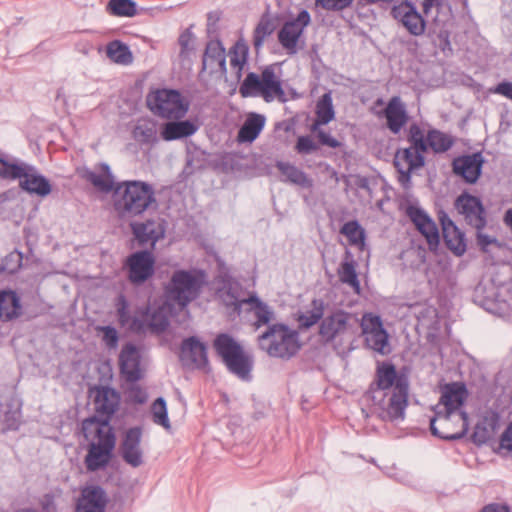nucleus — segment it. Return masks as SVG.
<instances>
[{"mask_svg": "<svg viewBox=\"0 0 512 512\" xmlns=\"http://www.w3.org/2000/svg\"><path fill=\"white\" fill-rule=\"evenodd\" d=\"M409 382L391 364L378 367L376 381L364 395L373 414L385 421L403 420L408 406Z\"/></svg>", "mask_w": 512, "mask_h": 512, "instance_id": "1", "label": "nucleus"}, {"mask_svg": "<svg viewBox=\"0 0 512 512\" xmlns=\"http://www.w3.org/2000/svg\"><path fill=\"white\" fill-rule=\"evenodd\" d=\"M82 430L85 438L90 441L86 466L95 471L109 462L115 446V436L108 420H98L95 417L84 420Z\"/></svg>", "mask_w": 512, "mask_h": 512, "instance_id": "2", "label": "nucleus"}, {"mask_svg": "<svg viewBox=\"0 0 512 512\" xmlns=\"http://www.w3.org/2000/svg\"><path fill=\"white\" fill-rule=\"evenodd\" d=\"M156 205L153 188L141 181L124 182L114 192V208L121 217L141 215Z\"/></svg>", "mask_w": 512, "mask_h": 512, "instance_id": "3", "label": "nucleus"}, {"mask_svg": "<svg viewBox=\"0 0 512 512\" xmlns=\"http://www.w3.org/2000/svg\"><path fill=\"white\" fill-rule=\"evenodd\" d=\"M281 76V68L275 64L265 67L261 74L251 72L240 85L239 93L243 97H261L266 102H285Z\"/></svg>", "mask_w": 512, "mask_h": 512, "instance_id": "4", "label": "nucleus"}, {"mask_svg": "<svg viewBox=\"0 0 512 512\" xmlns=\"http://www.w3.org/2000/svg\"><path fill=\"white\" fill-rule=\"evenodd\" d=\"M259 349L274 358L290 359L301 345L296 330L284 324H272L257 337Z\"/></svg>", "mask_w": 512, "mask_h": 512, "instance_id": "5", "label": "nucleus"}, {"mask_svg": "<svg viewBox=\"0 0 512 512\" xmlns=\"http://www.w3.org/2000/svg\"><path fill=\"white\" fill-rule=\"evenodd\" d=\"M206 283V275L198 269L176 270L166 287L167 297L185 307L195 300Z\"/></svg>", "mask_w": 512, "mask_h": 512, "instance_id": "6", "label": "nucleus"}, {"mask_svg": "<svg viewBox=\"0 0 512 512\" xmlns=\"http://www.w3.org/2000/svg\"><path fill=\"white\" fill-rule=\"evenodd\" d=\"M149 109L158 116L167 119H181L188 109L189 103L176 90L161 89L147 96Z\"/></svg>", "mask_w": 512, "mask_h": 512, "instance_id": "7", "label": "nucleus"}, {"mask_svg": "<svg viewBox=\"0 0 512 512\" xmlns=\"http://www.w3.org/2000/svg\"><path fill=\"white\" fill-rule=\"evenodd\" d=\"M214 347L231 372L242 379L248 378L251 360L233 338L226 334L219 335L214 341Z\"/></svg>", "mask_w": 512, "mask_h": 512, "instance_id": "8", "label": "nucleus"}, {"mask_svg": "<svg viewBox=\"0 0 512 512\" xmlns=\"http://www.w3.org/2000/svg\"><path fill=\"white\" fill-rule=\"evenodd\" d=\"M430 429L433 435L446 439L455 440L463 437L468 430L466 412H435L430 420Z\"/></svg>", "mask_w": 512, "mask_h": 512, "instance_id": "9", "label": "nucleus"}, {"mask_svg": "<svg viewBox=\"0 0 512 512\" xmlns=\"http://www.w3.org/2000/svg\"><path fill=\"white\" fill-rule=\"evenodd\" d=\"M360 325L365 343L370 349L382 355L390 352L388 334L383 328V324L379 316L372 313H365L362 316Z\"/></svg>", "mask_w": 512, "mask_h": 512, "instance_id": "10", "label": "nucleus"}, {"mask_svg": "<svg viewBox=\"0 0 512 512\" xmlns=\"http://www.w3.org/2000/svg\"><path fill=\"white\" fill-rule=\"evenodd\" d=\"M424 153L415 147L399 149L396 152L394 165L399 174L398 181L403 187L409 186L411 172L424 166Z\"/></svg>", "mask_w": 512, "mask_h": 512, "instance_id": "11", "label": "nucleus"}, {"mask_svg": "<svg viewBox=\"0 0 512 512\" xmlns=\"http://www.w3.org/2000/svg\"><path fill=\"white\" fill-rule=\"evenodd\" d=\"M468 398V391L463 383L454 382L446 384L441 389V397L435 406V412H465L464 403Z\"/></svg>", "mask_w": 512, "mask_h": 512, "instance_id": "12", "label": "nucleus"}, {"mask_svg": "<svg viewBox=\"0 0 512 512\" xmlns=\"http://www.w3.org/2000/svg\"><path fill=\"white\" fill-rule=\"evenodd\" d=\"M229 304L233 305L236 310L240 311L244 308L246 311L251 312L255 319L253 326L256 329L262 326H270L275 320V313L273 309L255 295H251L250 297L241 300L234 299Z\"/></svg>", "mask_w": 512, "mask_h": 512, "instance_id": "13", "label": "nucleus"}, {"mask_svg": "<svg viewBox=\"0 0 512 512\" xmlns=\"http://www.w3.org/2000/svg\"><path fill=\"white\" fill-rule=\"evenodd\" d=\"M391 15L399 21L410 34L414 36L422 35L425 31V22L422 16L417 12L415 6L409 1L395 3L391 9Z\"/></svg>", "mask_w": 512, "mask_h": 512, "instance_id": "14", "label": "nucleus"}, {"mask_svg": "<svg viewBox=\"0 0 512 512\" xmlns=\"http://www.w3.org/2000/svg\"><path fill=\"white\" fill-rule=\"evenodd\" d=\"M179 358L188 368L204 369L208 363L206 346L197 337L186 338L181 344Z\"/></svg>", "mask_w": 512, "mask_h": 512, "instance_id": "15", "label": "nucleus"}, {"mask_svg": "<svg viewBox=\"0 0 512 512\" xmlns=\"http://www.w3.org/2000/svg\"><path fill=\"white\" fill-rule=\"evenodd\" d=\"M309 23L310 15L306 10L301 11L295 20L286 22L278 34L281 45L290 53H295L298 39Z\"/></svg>", "mask_w": 512, "mask_h": 512, "instance_id": "16", "label": "nucleus"}, {"mask_svg": "<svg viewBox=\"0 0 512 512\" xmlns=\"http://www.w3.org/2000/svg\"><path fill=\"white\" fill-rule=\"evenodd\" d=\"M377 116L385 118L386 127L395 135L400 133L409 120L406 106L398 96L392 97L384 110L377 113Z\"/></svg>", "mask_w": 512, "mask_h": 512, "instance_id": "17", "label": "nucleus"}, {"mask_svg": "<svg viewBox=\"0 0 512 512\" xmlns=\"http://www.w3.org/2000/svg\"><path fill=\"white\" fill-rule=\"evenodd\" d=\"M142 431L138 427L130 428L124 434L121 442V455L124 461L132 467L143 464V450L141 447Z\"/></svg>", "mask_w": 512, "mask_h": 512, "instance_id": "18", "label": "nucleus"}, {"mask_svg": "<svg viewBox=\"0 0 512 512\" xmlns=\"http://www.w3.org/2000/svg\"><path fill=\"white\" fill-rule=\"evenodd\" d=\"M406 213L417 230L426 238L430 248L436 247L439 243V232L435 222L421 208L410 205Z\"/></svg>", "mask_w": 512, "mask_h": 512, "instance_id": "19", "label": "nucleus"}, {"mask_svg": "<svg viewBox=\"0 0 512 512\" xmlns=\"http://www.w3.org/2000/svg\"><path fill=\"white\" fill-rule=\"evenodd\" d=\"M129 279L133 283L146 281L154 271V258L148 251L132 254L127 260Z\"/></svg>", "mask_w": 512, "mask_h": 512, "instance_id": "20", "label": "nucleus"}, {"mask_svg": "<svg viewBox=\"0 0 512 512\" xmlns=\"http://www.w3.org/2000/svg\"><path fill=\"white\" fill-rule=\"evenodd\" d=\"M455 206L471 226L478 230L484 227V209L477 197L467 194L461 195L457 198Z\"/></svg>", "mask_w": 512, "mask_h": 512, "instance_id": "21", "label": "nucleus"}, {"mask_svg": "<svg viewBox=\"0 0 512 512\" xmlns=\"http://www.w3.org/2000/svg\"><path fill=\"white\" fill-rule=\"evenodd\" d=\"M354 317L342 310L327 316L320 325V335L325 341H332L343 335L351 326Z\"/></svg>", "mask_w": 512, "mask_h": 512, "instance_id": "22", "label": "nucleus"}, {"mask_svg": "<svg viewBox=\"0 0 512 512\" xmlns=\"http://www.w3.org/2000/svg\"><path fill=\"white\" fill-rule=\"evenodd\" d=\"M21 177L19 186L29 194L45 197L51 193V184L34 166L27 164Z\"/></svg>", "mask_w": 512, "mask_h": 512, "instance_id": "23", "label": "nucleus"}, {"mask_svg": "<svg viewBox=\"0 0 512 512\" xmlns=\"http://www.w3.org/2000/svg\"><path fill=\"white\" fill-rule=\"evenodd\" d=\"M78 175L90 182L100 192L109 193L116 189L114 176L107 164H99L93 169H78Z\"/></svg>", "mask_w": 512, "mask_h": 512, "instance_id": "24", "label": "nucleus"}, {"mask_svg": "<svg viewBox=\"0 0 512 512\" xmlns=\"http://www.w3.org/2000/svg\"><path fill=\"white\" fill-rule=\"evenodd\" d=\"M140 358V349L135 344L127 343L122 347L119 364L127 381L136 382L141 378Z\"/></svg>", "mask_w": 512, "mask_h": 512, "instance_id": "25", "label": "nucleus"}, {"mask_svg": "<svg viewBox=\"0 0 512 512\" xmlns=\"http://www.w3.org/2000/svg\"><path fill=\"white\" fill-rule=\"evenodd\" d=\"M90 397L93 399L94 408L98 413L110 416L118 408L120 402L119 394L109 387H94L90 390Z\"/></svg>", "mask_w": 512, "mask_h": 512, "instance_id": "26", "label": "nucleus"}, {"mask_svg": "<svg viewBox=\"0 0 512 512\" xmlns=\"http://www.w3.org/2000/svg\"><path fill=\"white\" fill-rule=\"evenodd\" d=\"M104 491L96 486L83 489L76 504V512H104L106 506Z\"/></svg>", "mask_w": 512, "mask_h": 512, "instance_id": "27", "label": "nucleus"}, {"mask_svg": "<svg viewBox=\"0 0 512 512\" xmlns=\"http://www.w3.org/2000/svg\"><path fill=\"white\" fill-rule=\"evenodd\" d=\"M203 69L210 74L226 73L225 49L219 41H210L203 56Z\"/></svg>", "mask_w": 512, "mask_h": 512, "instance_id": "28", "label": "nucleus"}, {"mask_svg": "<svg viewBox=\"0 0 512 512\" xmlns=\"http://www.w3.org/2000/svg\"><path fill=\"white\" fill-rule=\"evenodd\" d=\"M483 158L481 154L463 156L454 160V172L461 175L467 182L474 183L480 176Z\"/></svg>", "mask_w": 512, "mask_h": 512, "instance_id": "29", "label": "nucleus"}, {"mask_svg": "<svg viewBox=\"0 0 512 512\" xmlns=\"http://www.w3.org/2000/svg\"><path fill=\"white\" fill-rule=\"evenodd\" d=\"M440 222L442 225L443 237L447 247L455 255H462L466 251L464 234L446 214H442L440 216Z\"/></svg>", "mask_w": 512, "mask_h": 512, "instance_id": "30", "label": "nucleus"}, {"mask_svg": "<svg viewBox=\"0 0 512 512\" xmlns=\"http://www.w3.org/2000/svg\"><path fill=\"white\" fill-rule=\"evenodd\" d=\"M132 231L136 239L144 244L150 242L152 246L164 237L165 228L162 220H147L143 223H133Z\"/></svg>", "mask_w": 512, "mask_h": 512, "instance_id": "31", "label": "nucleus"}, {"mask_svg": "<svg viewBox=\"0 0 512 512\" xmlns=\"http://www.w3.org/2000/svg\"><path fill=\"white\" fill-rule=\"evenodd\" d=\"M196 131L197 126L191 121H170L162 125L160 137L164 141H173L189 137Z\"/></svg>", "mask_w": 512, "mask_h": 512, "instance_id": "32", "label": "nucleus"}, {"mask_svg": "<svg viewBox=\"0 0 512 512\" xmlns=\"http://www.w3.org/2000/svg\"><path fill=\"white\" fill-rule=\"evenodd\" d=\"M115 308L118 315L119 324L134 332H142L145 330V324L140 319L139 313L131 316L128 311V302L123 295H119L115 301Z\"/></svg>", "mask_w": 512, "mask_h": 512, "instance_id": "33", "label": "nucleus"}, {"mask_svg": "<svg viewBox=\"0 0 512 512\" xmlns=\"http://www.w3.org/2000/svg\"><path fill=\"white\" fill-rule=\"evenodd\" d=\"M499 426V418L494 413L485 414L476 424L473 433L475 443L483 444L489 441L496 433Z\"/></svg>", "mask_w": 512, "mask_h": 512, "instance_id": "34", "label": "nucleus"}, {"mask_svg": "<svg viewBox=\"0 0 512 512\" xmlns=\"http://www.w3.org/2000/svg\"><path fill=\"white\" fill-rule=\"evenodd\" d=\"M133 138L140 144L154 145L158 142V129L156 122L142 119L137 122L133 131Z\"/></svg>", "mask_w": 512, "mask_h": 512, "instance_id": "35", "label": "nucleus"}, {"mask_svg": "<svg viewBox=\"0 0 512 512\" xmlns=\"http://www.w3.org/2000/svg\"><path fill=\"white\" fill-rule=\"evenodd\" d=\"M265 125V117L260 114L252 113L248 115L245 122L238 132V140L240 142L254 141Z\"/></svg>", "mask_w": 512, "mask_h": 512, "instance_id": "36", "label": "nucleus"}, {"mask_svg": "<svg viewBox=\"0 0 512 512\" xmlns=\"http://www.w3.org/2000/svg\"><path fill=\"white\" fill-rule=\"evenodd\" d=\"M337 272L339 280L342 283L351 287L355 293H360V282L356 272V263L349 252L346 253Z\"/></svg>", "mask_w": 512, "mask_h": 512, "instance_id": "37", "label": "nucleus"}, {"mask_svg": "<svg viewBox=\"0 0 512 512\" xmlns=\"http://www.w3.org/2000/svg\"><path fill=\"white\" fill-rule=\"evenodd\" d=\"M316 119L311 125V131H318L322 125L331 122L335 117L331 93H325L316 104Z\"/></svg>", "mask_w": 512, "mask_h": 512, "instance_id": "38", "label": "nucleus"}, {"mask_svg": "<svg viewBox=\"0 0 512 512\" xmlns=\"http://www.w3.org/2000/svg\"><path fill=\"white\" fill-rule=\"evenodd\" d=\"M0 417L8 429H17L21 420V402L12 396L9 402H0Z\"/></svg>", "mask_w": 512, "mask_h": 512, "instance_id": "39", "label": "nucleus"}, {"mask_svg": "<svg viewBox=\"0 0 512 512\" xmlns=\"http://www.w3.org/2000/svg\"><path fill=\"white\" fill-rule=\"evenodd\" d=\"M27 164L18 158L0 154V177L5 180H19Z\"/></svg>", "mask_w": 512, "mask_h": 512, "instance_id": "40", "label": "nucleus"}, {"mask_svg": "<svg viewBox=\"0 0 512 512\" xmlns=\"http://www.w3.org/2000/svg\"><path fill=\"white\" fill-rule=\"evenodd\" d=\"M248 52L249 48L245 41L238 40L229 53L230 67L236 80H240L242 76V71L247 64Z\"/></svg>", "mask_w": 512, "mask_h": 512, "instance_id": "41", "label": "nucleus"}, {"mask_svg": "<svg viewBox=\"0 0 512 512\" xmlns=\"http://www.w3.org/2000/svg\"><path fill=\"white\" fill-rule=\"evenodd\" d=\"M21 314L20 300L13 291L0 292V318L10 320Z\"/></svg>", "mask_w": 512, "mask_h": 512, "instance_id": "42", "label": "nucleus"}, {"mask_svg": "<svg viewBox=\"0 0 512 512\" xmlns=\"http://www.w3.org/2000/svg\"><path fill=\"white\" fill-rule=\"evenodd\" d=\"M140 319L145 324V330L151 331L152 333H161L168 326V318L164 309H159L151 314L140 312Z\"/></svg>", "mask_w": 512, "mask_h": 512, "instance_id": "43", "label": "nucleus"}, {"mask_svg": "<svg viewBox=\"0 0 512 512\" xmlns=\"http://www.w3.org/2000/svg\"><path fill=\"white\" fill-rule=\"evenodd\" d=\"M277 168L286 177L287 181L304 188H310L312 186V180L296 166L289 163L278 162Z\"/></svg>", "mask_w": 512, "mask_h": 512, "instance_id": "44", "label": "nucleus"}, {"mask_svg": "<svg viewBox=\"0 0 512 512\" xmlns=\"http://www.w3.org/2000/svg\"><path fill=\"white\" fill-rule=\"evenodd\" d=\"M340 232L347 238L350 245L355 246L360 250L364 249L365 231L357 221H349L345 223Z\"/></svg>", "mask_w": 512, "mask_h": 512, "instance_id": "45", "label": "nucleus"}, {"mask_svg": "<svg viewBox=\"0 0 512 512\" xmlns=\"http://www.w3.org/2000/svg\"><path fill=\"white\" fill-rule=\"evenodd\" d=\"M426 140L427 148L430 147L435 153L446 152L454 143L452 136L435 129L428 132Z\"/></svg>", "mask_w": 512, "mask_h": 512, "instance_id": "46", "label": "nucleus"}, {"mask_svg": "<svg viewBox=\"0 0 512 512\" xmlns=\"http://www.w3.org/2000/svg\"><path fill=\"white\" fill-rule=\"evenodd\" d=\"M106 52L107 56L117 64L128 65L133 61V56L128 46L119 41L109 43Z\"/></svg>", "mask_w": 512, "mask_h": 512, "instance_id": "47", "label": "nucleus"}, {"mask_svg": "<svg viewBox=\"0 0 512 512\" xmlns=\"http://www.w3.org/2000/svg\"><path fill=\"white\" fill-rule=\"evenodd\" d=\"M274 23L268 15H263L258 22L253 35L254 47L258 50L264 43L265 39L274 31Z\"/></svg>", "mask_w": 512, "mask_h": 512, "instance_id": "48", "label": "nucleus"}, {"mask_svg": "<svg viewBox=\"0 0 512 512\" xmlns=\"http://www.w3.org/2000/svg\"><path fill=\"white\" fill-rule=\"evenodd\" d=\"M151 414L153 422L162 426L166 430L171 429V424L168 418L166 402L163 398H157L151 406Z\"/></svg>", "mask_w": 512, "mask_h": 512, "instance_id": "49", "label": "nucleus"}, {"mask_svg": "<svg viewBox=\"0 0 512 512\" xmlns=\"http://www.w3.org/2000/svg\"><path fill=\"white\" fill-rule=\"evenodd\" d=\"M107 8L115 16L132 17L136 14V4L132 0H110Z\"/></svg>", "mask_w": 512, "mask_h": 512, "instance_id": "50", "label": "nucleus"}, {"mask_svg": "<svg viewBox=\"0 0 512 512\" xmlns=\"http://www.w3.org/2000/svg\"><path fill=\"white\" fill-rule=\"evenodd\" d=\"M409 141L411 142L410 147H415L416 149L422 150V152L427 151L426 137L418 125L414 124L410 126Z\"/></svg>", "mask_w": 512, "mask_h": 512, "instance_id": "51", "label": "nucleus"}, {"mask_svg": "<svg viewBox=\"0 0 512 512\" xmlns=\"http://www.w3.org/2000/svg\"><path fill=\"white\" fill-rule=\"evenodd\" d=\"M96 330L102 333L103 342L110 348H115L118 344L119 336L115 328L111 326L97 327Z\"/></svg>", "mask_w": 512, "mask_h": 512, "instance_id": "52", "label": "nucleus"}, {"mask_svg": "<svg viewBox=\"0 0 512 512\" xmlns=\"http://www.w3.org/2000/svg\"><path fill=\"white\" fill-rule=\"evenodd\" d=\"M295 149L300 154H310L318 149L317 144L309 136H300L297 139Z\"/></svg>", "mask_w": 512, "mask_h": 512, "instance_id": "53", "label": "nucleus"}, {"mask_svg": "<svg viewBox=\"0 0 512 512\" xmlns=\"http://www.w3.org/2000/svg\"><path fill=\"white\" fill-rule=\"evenodd\" d=\"M314 309L309 316L301 317L303 325L309 327L318 322L323 315V304L321 301H313Z\"/></svg>", "mask_w": 512, "mask_h": 512, "instance_id": "54", "label": "nucleus"}, {"mask_svg": "<svg viewBox=\"0 0 512 512\" xmlns=\"http://www.w3.org/2000/svg\"><path fill=\"white\" fill-rule=\"evenodd\" d=\"M354 0H316V5L326 10H343L349 7Z\"/></svg>", "mask_w": 512, "mask_h": 512, "instance_id": "55", "label": "nucleus"}, {"mask_svg": "<svg viewBox=\"0 0 512 512\" xmlns=\"http://www.w3.org/2000/svg\"><path fill=\"white\" fill-rule=\"evenodd\" d=\"M127 397L130 401L142 404L147 400V393L140 386L132 382L127 391Z\"/></svg>", "mask_w": 512, "mask_h": 512, "instance_id": "56", "label": "nucleus"}, {"mask_svg": "<svg viewBox=\"0 0 512 512\" xmlns=\"http://www.w3.org/2000/svg\"><path fill=\"white\" fill-rule=\"evenodd\" d=\"M499 451L505 455L512 453V422L501 435Z\"/></svg>", "mask_w": 512, "mask_h": 512, "instance_id": "57", "label": "nucleus"}, {"mask_svg": "<svg viewBox=\"0 0 512 512\" xmlns=\"http://www.w3.org/2000/svg\"><path fill=\"white\" fill-rule=\"evenodd\" d=\"M317 133L318 139L321 144L326 145L331 148H337L340 146V142L332 137L330 134L324 132L323 130H320V127L318 128V131H314Z\"/></svg>", "mask_w": 512, "mask_h": 512, "instance_id": "58", "label": "nucleus"}, {"mask_svg": "<svg viewBox=\"0 0 512 512\" xmlns=\"http://www.w3.org/2000/svg\"><path fill=\"white\" fill-rule=\"evenodd\" d=\"M179 44L181 46V57H188L192 49V38L188 33H184L179 37Z\"/></svg>", "mask_w": 512, "mask_h": 512, "instance_id": "59", "label": "nucleus"}, {"mask_svg": "<svg viewBox=\"0 0 512 512\" xmlns=\"http://www.w3.org/2000/svg\"><path fill=\"white\" fill-rule=\"evenodd\" d=\"M477 242H478V245L484 251H487L489 246L497 244V241L495 238H493L489 235H486V234L482 233L481 231H478V233H477Z\"/></svg>", "mask_w": 512, "mask_h": 512, "instance_id": "60", "label": "nucleus"}, {"mask_svg": "<svg viewBox=\"0 0 512 512\" xmlns=\"http://www.w3.org/2000/svg\"><path fill=\"white\" fill-rule=\"evenodd\" d=\"M493 92L512 100V83L511 82H501L495 87Z\"/></svg>", "mask_w": 512, "mask_h": 512, "instance_id": "61", "label": "nucleus"}, {"mask_svg": "<svg viewBox=\"0 0 512 512\" xmlns=\"http://www.w3.org/2000/svg\"><path fill=\"white\" fill-rule=\"evenodd\" d=\"M423 13L426 16H429L432 14L433 9H436L437 11L442 8V2L441 0H424L423 1Z\"/></svg>", "mask_w": 512, "mask_h": 512, "instance_id": "62", "label": "nucleus"}, {"mask_svg": "<svg viewBox=\"0 0 512 512\" xmlns=\"http://www.w3.org/2000/svg\"><path fill=\"white\" fill-rule=\"evenodd\" d=\"M481 512H511L505 504L493 503L485 506Z\"/></svg>", "mask_w": 512, "mask_h": 512, "instance_id": "63", "label": "nucleus"}, {"mask_svg": "<svg viewBox=\"0 0 512 512\" xmlns=\"http://www.w3.org/2000/svg\"><path fill=\"white\" fill-rule=\"evenodd\" d=\"M366 3H392L393 5L396 3V0H365Z\"/></svg>", "mask_w": 512, "mask_h": 512, "instance_id": "64", "label": "nucleus"}]
</instances>
